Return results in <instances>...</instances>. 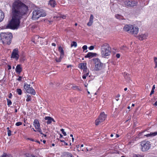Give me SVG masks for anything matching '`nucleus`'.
<instances>
[{
	"label": "nucleus",
	"mask_w": 157,
	"mask_h": 157,
	"mask_svg": "<svg viewBox=\"0 0 157 157\" xmlns=\"http://www.w3.org/2000/svg\"><path fill=\"white\" fill-rule=\"evenodd\" d=\"M18 50L17 48L14 49L12 53L11 58L15 59L17 60L19 58V55H18Z\"/></svg>",
	"instance_id": "nucleus-10"
},
{
	"label": "nucleus",
	"mask_w": 157,
	"mask_h": 157,
	"mask_svg": "<svg viewBox=\"0 0 157 157\" xmlns=\"http://www.w3.org/2000/svg\"><path fill=\"white\" fill-rule=\"evenodd\" d=\"M154 105H155L157 106V101L155 102Z\"/></svg>",
	"instance_id": "nucleus-55"
},
{
	"label": "nucleus",
	"mask_w": 157,
	"mask_h": 157,
	"mask_svg": "<svg viewBox=\"0 0 157 157\" xmlns=\"http://www.w3.org/2000/svg\"><path fill=\"white\" fill-rule=\"evenodd\" d=\"M106 117V115L104 114V112L101 113L98 118L95 121V125H98L100 123L105 121Z\"/></svg>",
	"instance_id": "nucleus-9"
},
{
	"label": "nucleus",
	"mask_w": 157,
	"mask_h": 157,
	"mask_svg": "<svg viewBox=\"0 0 157 157\" xmlns=\"http://www.w3.org/2000/svg\"><path fill=\"white\" fill-rule=\"evenodd\" d=\"M124 30L125 31H128L129 33H132L133 34L136 35L138 33L139 28L137 27L128 25H126L124 26Z\"/></svg>",
	"instance_id": "nucleus-4"
},
{
	"label": "nucleus",
	"mask_w": 157,
	"mask_h": 157,
	"mask_svg": "<svg viewBox=\"0 0 157 157\" xmlns=\"http://www.w3.org/2000/svg\"><path fill=\"white\" fill-rule=\"evenodd\" d=\"M52 46H56V44L54 43H52Z\"/></svg>",
	"instance_id": "nucleus-50"
},
{
	"label": "nucleus",
	"mask_w": 157,
	"mask_h": 157,
	"mask_svg": "<svg viewBox=\"0 0 157 157\" xmlns=\"http://www.w3.org/2000/svg\"><path fill=\"white\" fill-rule=\"evenodd\" d=\"M115 17L117 18L120 20L123 19V17L121 15L119 14H117L115 16Z\"/></svg>",
	"instance_id": "nucleus-25"
},
{
	"label": "nucleus",
	"mask_w": 157,
	"mask_h": 157,
	"mask_svg": "<svg viewBox=\"0 0 157 157\" xmlns=\"http://www.w3.org/2000/svg\"><path fill=\"white\" fill-rule=\"evenodd\" d=\"M33 125L35 127V129L37 130V131L39 132L40 134H42V130L40 128V124L38 120H34Z\"/></svg>",
	"instance_id": "nucleus-11"
},
{
	"label": "nucleus",
	"mask_w": 157,
	"mask_h": 157,
	"mask_svg": "<svg viewBox=\"0 0 157 157\" xmlns=\"http://www.w3.org/2000/svg\"><path fill=\"white\" fill-rule=\"evenodd\" d=\"M87 48V47L86 45H84L82 47V48L83 50V51H84L85 50H86Z\"/></svg>",
	"instance_id": "nucleus-38"
},
{
	"label": "nucleus",
	"mask_w": 157,
	"mask_h": 157,
	"mask_svg": "<svg viewBox=\"0 0 157 157\" xmlns=\"http://www.w3.org/2000/svg\"><path fill=\"white\" fill-rule=\"evenodd\" d=\"M113 134H111L110 135V136H111V137H113Z\"/></svg>",
	"instance_id": "nucleus-64"
},
{
	"label": "nucleus",
	"mask_w": 157,
	"mask_h": 157,
	"mask_svg": "<svg viewBox=\"0 0 157 157\" xmlns=\"http://www.w3.org/2000/svg\"><path fill=\"white\" fill-rule=\"evenodd\" d=\"M94 48V47L93 46H91L89 48V49L90 50H93Z\"/></svg>",
	"instance_id": "nucleus-39"
},
{
	"label": "nucleus",
	"mask_w": 157,
	"mask_h": 157,
	"mask_svg": "<svg viewBox=\"0 0 157 157\" xmlns=\"http://www.w3.org/2000/svg\"><path fill=\"white\" fill-rule=\"evenodd\" d=\"M155 85H154L153 86V87H152V90H154L155 89Z\"/></svg>",
	"instance_id": "nucleus-52"
},
{
	"label": "nucleus",
	"mask_w": 157,
	"mask_h": 157,
	"mask_svg": "<svg viewBox=\"0 0 157 157\" xmlns=\"http://www.w3.org/2000/svg\"><path fill=\"white\" fill-rule=\"evenodd\" d=\"M45 119L47 121L46 123L48 124H50L52 121L55 122L53 118L49 116L45 117Z\"/></svg>",
	"instance_id": "nucleus-13"
},
{
	"label": "nucleus",
	"mask_w": 157,
	"mask_h": 157,
	"mask_svg": "<svg viewBox=\"0 0 157 157\" xmlns=\"http://www.w3.org/2000/svg\"><path fill=\"white\" fill-rule=\"evenodd\" d=\"M82 78L83 79H85L86 78V76L85 75H83L82 76Z\"/></svg>",
	"instance_id": "nucleus-46"
},
{
	"label": "nucleus",
	"mask_w": 157,
	"mask_h": 157,
	"mask_svg": "<svg viewBox=\"0 0 157 157\" xmlns=\"http://www.w3.org/2000/svg\"><path fill=\"white\" fill-rule=\"evenodd\" d=\"M124 77L127 80V81L128 82H130V77L128 74L126 73H124Z\"/></svg>",
	"instance_id": "nucleus-20"
},
{
	"label": "nucleus",
	"mask_w": 157,
	"mask_h": 157,
	"mask_svg": "<svg viewBox=\"0 0 157 157\" xmlns=\"http://www.w3.org/2000/svg\"><path fill=\"white\" fill-rule=\"evenodd\" d=\"M70 136L72 138V137H73V135L72 134H71L70 135Z\"/></svg>",
	"instance_id": "nucleus-62"
},
{
	"label": "nucleus",
	"mask_w": 157,
	"mask_h": 157,
	"mask_svg": "<svg viewBox=\"0 0 157 157\" xmlns=\"http://www.w3.org/2000/svg\"><path fill=\"white\" fill-rule=\"evenodd\" d=\"M61 131L62 132L64 136H66V132L64 131V129H62L61 130Z\"/></svg>",
	"instance_id": "nucleus-35"
},
{
	"label": "nucleus",
	"mask_w": 157,
	"mask_h": 157,
	"mask_svg": "<svg viewBox=\"0 0 157 157\" xmlns=\"http://www.w3.org/2000/svg\"><path fill=\"white\" fill-rule=\"evenodd\" d=\"M0 157H13V156L9 154L4 153Z\"/></svg>",
	"instance_id": "nucleus-24"
},
{
	"label": "nucleus",
	"mask_w": 157,
	"mask_h": 157,
	"mask_svg": "<svg viewBox=\"0 0 157 157\" xmlns=\"http://www.w3.org/2000/svg\"><path fill=\"white\" fill-rule=\"evenodd\" d=\"M154 61L155 64V68L157 67V58L156 57H154Z\"/></svg>",
	"instance_id": "nucleus-27"
},
{
	"label": "nucleus",
	"mask_w": 157,
	"mask_h": 157,
	"mask_svg": "<svg viewBox=\"0 0 157 157\" xmlns=\"http://www.w3.org/2000/svg\"><path fill=\"white\" fill-rule=\"evenodd\" d=\"M27 98L26 99L27 101H29L31 100V96L29 95H27Z\"/></svg>",
	"instance_id": "nucleus-29"
},
{
	"label": "nucleus",
	"mask_w": 157,
	"mask_h": 157,
	"mask_svg": "<svg viewBox=\"0 0 157 157\" xmlns=\"http://www.w3.org/2000/svg\"><path fill=\"white\" fill-rule=\"evenodd\" d=\"M22 77L21 76H19V78L17 79V80L19 81H21L22 79Z\"/></svg>",
	"instance_id": "nucleus-40"
},
{
	"label": "nucleus",
	"mask_w": 157,
	"mask_h": 157,
	"mask_svg": "<svg viewBox=\"0 0 157 157\" xmlns=\"http://www.w3.org/2000/svg\"><path fill=\"white\" fill-rule=\"evenodd\" d=\"M48 5L52 7H54L56 5V2L55 0H50L49 2Z\"/></svg>",
	"instance_id": "nucleus-18"
},
{
	"label": "nucleus",
	"mask_w": 157,
	"mask_h": 157,
	"mask_svg": "<svg viewBox=\"0 0 157 157\" xmlns=\"http://www.w3.org/2000/svg\"><path fill=\"white\" fill-rule=\"evenodd\" d=\"M43 142L44 144H45L46 141V140H43Z\"/></svg>",
	"instance_id": "nucleus-57"
},
{
	"label": "nucleus",
	"mask_w": 157,
	"mask_h": 157,
	"mask_svg": "<svg viewBox=\"0 0 157 157\" xmlns=\"http://www.w3.org/2000/svg\"><path fill=\"white\" fill-rule=\"evenodd\" d=\"M132 157H143V156L142 155L139 154H134L133 155Z\"/></svg>",
	"instance_id": "nucleus-32"
},
{
	"label": "nucleus",
	"mask_w": 157,
	"mask_h": 157,
	"mask_svg": "<svg viewBox=\"0 0 157 157\" xmlns=\"http://www.w3.org/2000/svg\"><path fill=\"white\" fill-rule=\"evenodd\" d=\"M147 36V34H142L139 36V39L141 40H142L146 39Z\"/></svg>",
	"instance_id": "nucleus-19"
},
{
	"label": "nucleus",
	"mask_w": 157,
	"mask_h": 157,
	"mask_svg": "<svg viewBox=\"0 0 157 157\" xmlns=\"http://www.w3.org/2000/svg\"><path fill=\"white\" fill-rule=\"evenodd\" d=\"M62 157H68V155H66V156L64 155V156H62Z\"/></svg>",
	"instance_id": "nucleus-60"
},
{
	"label": "nucleus",
	"mask_w": 157,
	"mask_h": 157,
	"mask_svg": "<svg viewBox=\"0 0 157 157\" xmlns=\"http://www.w3.org/2000/svg\"><path fill=\"white\" fill-rule=\"evenodd\" d=\"M140 145L142 147V151H145L149 149L151 144L149 141H143L141 142Z\"/></svg>",
	"instance_id": "nucleus-7"
},
{
	"label": "nucleus",
	"mask_w": 157,
	"mask_h": 157,
	"mask_svg": "<svg viewBox=\"0 0 157 157\" xmlns=\"http://www.w3.org/2000/svg\"><path fill=\"white\" fill-rule=\"evenodd\" d=\"M7 102V105L10 106V105H11L12 104V102L11 101L8 99H6Z\"/></svg>",
	"instance_id": "nucleus-31"
},
{
	"label": "nucleus",
	"mask_w": 157,
	"mask_h": 157,
	"mask_svg": "<svg viewBox=\"0 0 157 157\" xmlns=\"http://www.w3.org/2000/svg\"><path fill=\"white\" fill-rule=\"evenodd\" d=\"M69 157H74L72 156V155H71V154H69Z\"/></svg>",
	"instance_id": "nucleus-56"
},
{
	"label": "nucleus",
	"mask_w": 157,
	"mask_h": 157,
	"mask_svg": "<svg viewBox=\"0 0 157 157\" xmlns=\"http://www.w3.org/2000/svg\"><path fill=\"white\" fill-rule=\"evenodd\" d=\"M56 17V18H58L59 17L62 18L63 19H64L66 18V16L64 15H59V16L58 15V16H55L54 17Z\"/></svg>",
	"instance_id": "nucleus-26"
},
{
	"label": "nucleus",
	"mask_w": 157,
	"mask_h": 157,
	"mask_svg": "<svg viewBox=\"0 0 157 157\" xmlns=\"http://www.w3.org/2000/svg\"><path fill=\"white\" fill-rule=\"evenodd\" d=\"M93 22L90 21H89V22L87 24V25L88 26H90L92 25Z\"/></svg>",
	"instance_id": "nucleus-36"
},
{
	"label": "nucleus",
	"mask_w": 157,
	"mask_h": 157,
	"mask_svg": "<svg viewBox=\"0 0 157 157\" xmlns=\"http://www.w3.org/2000/svg\"><path fill=\"white\" fill-rule=\"evenodd\" d=\"M146 87H147V89H148L150 87V86L149 85H146Z\"/></svg>",
	"instance_id": "nucleus-45"
},
{
	"label": "nucleus",
	"mask_w": 157,
	"mask_h": 157,
	"mask_svg": "<svg viewBox=\"0 0 157 157\" xmlns=\"http://www.w3.org/2000/svg\"><path fill=\"white\" fill-rule=\"evenodd\" d=\"M22 124V123L20 122H17L16 123V125L17 126H19Z\"/></svg>",
	"instance_id": "nucleus-37"
},
{
	"label": "nucleus",
	"mask_w": 157,
	"mask_h": 157,
	"mask_svg": "<svg viewBox=\"0 0 157 157\" xmlns=\"http://www.w3.org/2000/svg\"><path fill=\"white\" fill-rule=\"evenodd\" d=\"M7 134H8V135L9 136H10L11 134V131L9 129V127H7Z\"/></svg>",
	"instance_id": "nucleus-30"
},
{
	"label": "nucleus",
	"mask_w": 157,
	"mask_h": 157,
	"mask_svg": "<svg viewBox=\"0 0 157 157\" xmlns=\"http://www.w3.org/2000/svg\"><path fill=\"white\" fill-rule=\"evenodd\" d=\"M71 47H76L77 46V43L75 41H72L71 42Z\"/></svg>",
	"instance_id": "nucleus-23"
},
{
	"label": "nucleus",
	"mask_w": 157,
	"mask_h": 157,
	"mask_svg": "<svg viewBox=\"0 0 157 157\" xmlns=\"http://www.w3.org/2000/svg\"><path fill=\"white\" fill-rule=\"evenodd\" d=\"M96 55L95 53L89 52L87 55L85 56V58H92L95 56Z\"/></svg>",
	"instance_id": "nucleus-16"
},
{
	"label": "nucleus",
	"mask_w": 157,
	"mask_h": 157,
	"mask_svg": "<svg viewBox=\"0 0 157 157\" xmlns=\"http://www.w3.org/2000/svg\"><path fill=\"white\" fill-rule=\"evenodd\" d=\"M101 53L102 56L105 57L110 55V48L108 44L105 43L103 44L101 46Z\"/></svg>",
	"instance_id": "nucleus-3"
},
{
	"label": "nucleus",
	"mask_w": 157,
	"mask_h": 157,
	"mask_svg": "<svg viewBox=\"0 0 157 157\" xmlns=\"http://www.w3.org/2000/svg\"><path fill=\"white\" fill-rule=\"evenodd\" d=\"M119 136L118 134H116V138L118 137H119Z\"/></svg>",
	"instance_id": "nucleus-54"
},
{
	"label": "nucleus",
	"mask_w": 157,
	"mask_h": 157,
	"mask_svg": "<svg viewBox=\"0 0 157 157\" xmlns=\"http://www.w3.org/2000/svg\"><path fill=\"white\" fill-rule=\"evenodd\" d=\"M71 140H72V142H73L74 141V138L73 137H72V138H71Z\"/></svg>",
	"instance_id": "nucleus-53"
},
{
	"label": "nucleus",
	"mask_w": 157,
	"mask_h": 157,
	"mask_svg": "<svg viewBox=\"0 0 157 157\" xmlns=\"http://www.w3.org/2000/svg\"><path fill=\"white\" fill-rule=\"evenodd\" d=\"M116 56L117 58H119L120 56V55L119 53L117 54L116 55Z\"/></svg>",
	"instance_id": "nucleus-42"
},
{
	"label": "nucleus",
	"mask_w": 157,
	"mask_h": 157,
	"mask_svg": "<svg viewBox=\"0 0 157 157\" xmlns=\"http://www.w3.org/2000/svg\"><path fill=\"white\" fill-rule=\"evenodd\" d=\"M58 50L60 53V58H63L64 55V51L63 48L61 46L59 47Z\"/></svg>",
	"instance_id": "nucleus-14"
},
{
	"label": "nucleus",
	"mask_w": 157,
	"mask_h": 157,
	"mask_svg": "<svg viewBox=\"0 0 157 157\" xmlns=\"http://www.w3.org/2000/svg\"><path fill=\"white\" fill-rule=\"evenodd\" d=\"M12 94L11 93H10V96H9V98H12Z\"/></svg>",
	"instance_id": "nucleus-51"
},
{
	"label": "nucleus",
	"mask_w": 157,
	"mask_h": 157,
	"mask_svg": "<svg viewBox=\"0 0 157 157\" xmlns=\"http://www.w3.org/2000/svg\"><path fill=\"white\" fill-rule=\"evenodd\" d=\"M41 134L42 135V137H43V136H44L45 137H46L47 136V135L46 134H43V133H42V134Z\"/></svg>",
	"instance_id": "nucleus-47"
},
{
	"label": "nucleus",
	"mask_w": 157,
	"mask_h": 157,
	"mask_svg": "<svg viewBox=\"0 0 157 157\" xmlns=\"http://www.w3.org/2000/svg\"><path fill=\"white\" fill-rule=\"evenodd\" d=\"M62 58H61L60 57L59 58H56V60L57 62H59L61 61V59Z\"/></svg>",
	"instance_id": "nucleus-33"
},
{
	"label": "nucleus",
	"mask_w": 157,
	"mask_h": 157,
	"mask_svg": "<svg viewBox=\"0 0 157 157\" xmlns=\"http://www.w3.org/2000/svg\"><path fill=\"white\" fill-rule=\"evenodd\" d=\"M32 129H33L34 131L36 132V131L33 128H32Z\"/></svg>",
	"instance_id": "nucleus-59"
},
{
	"label": "nucleus",
	"mask_w": 157,
	"mask_h": 157,
	"mask_svg": "<svg viewBox=\"0 0 157 157\" xmlns=\"http://www.w3.org/2000/svg\"><path fill=\"white\" fill-rule=\"evenodd\" d=\"M76 88V89H77L78 90H80V88L79 87H75Z\"/></svg>",
	"instance_id": "nucleus-44"
},
{
	"label": "nucleus",
	"mask_w": 157,
	"mask_h": 157,
	"mask_svg": "<svg viewBox=\"0 0 157 157\" xmlns=\"http://www.w3.org/2000/svg\"><path fill=\"white\" fill-rule=\"evenodd\" d=\"M124 3L125 6L128 7H133L136 6L137 4L136 1L132 0L126 1Z\"/></svg>",
	"instance_id": "nucleus-12"
},
{
	"label": "nucleus",
	"mask_w": 157,
	"mask_h": 157,
	"mask_svg": "<svg viewBox=\"0 0 157 157\" xmlns=\"http://www.w3.org/2000/svg\"><path fill=\"white\" fill-rule=\"evenodd\" d=\"M39 38V36H36L34 37L35 40H36L38 39Z\"/></svg>",
	"instance_id": "nucleus-41"
},
{
	"label": "nucleus",
	"mask_w": 157,
	"mask_h": 157,
	"mask_svg": "<svg viewBox=\"0 0 157 157\" xmlns=\"http://www.w3.org/2000/svg\"><path fill=\"white\" fill-rule=\"evenodd\" d=\"M46 13L43 11L40 10H34L33 12L32 19L33 20H36L40 17H44Z\"/></svg>",
	"instance_id": "nucleus-5"
},
{
	"label": "nucleus",
	"mask_w": 157,
	"mask_h": 157,
	"mask_svg": "<svg viewBox=\"0 0 157 157\" xmlns=\"http://www.w3.org/2000/svg\"><path fill=\"white\" fill-rule=\"evenodd\" d=\"M30 86V85L28 84L25 83L24 84V88L28 93L35 95L36 94V92L35 90Z\"/></svg>",
	"instance_id": "nucleus-8"
},
{
	"label": "nucleus",
	"mask_w": 157,
	"mask_h": 157,
	"mask_svg": "<svg viewBox=\"0 0 157 157\" xmlns=\"http://www.w3.org/2000/svg\"><path fill=\"white\" fill-rule=\"evenodd\" d=\"M127 90V88H125L124 89V91H126Z\"/></svg>",
	"instance_id": "nucleus-61"
},
{
	"label": "nucleus",
	"mask_w": 157,
	"mask_h": 157,
	"mask_svg": "<svg viewBox=\"0 0 157 157\" xmlns=\"http://www.w3.org/2000/svg\"><path fill=\"white\" fill-rule=\"evenodd\" d=\"M94 17L91 14L90 18V21H92L93 22V20Z\"/></svg>",
	"instance_id": "nucleus-34"
},
{
	"label": "nucleus",
	"mask_w": 157,
	"mask_h": 157,
	"mask_svg": "<svg viewBox=\"0 0 157 157\" xmlns=\"http://www.w3.org/2000/svg\"><path fill=\"white\" fill-rule=\"evenodd\" d=\"M16 71L18 73H20L22 71V67L20 64L17 65L15 69Z\"/></svg>",
	"instance_id": "nucleus-15"
},
{
	"label": "nucleus",
	"mask_w": 157,
	"mask_h": 157,
	"mask_svg": "<svg viewBox=\"0 0 157 157\" xmlns=\"http://www.w3.org/2000/svg\"><path fill=\"white\" fill-rule=\"evenodd\" d=\"M154 90H152L151 92L150 93V95H151L152 94H153L154 93Z\"/></svg>",
	"instance_id": "nucleus-43"
},
{
	"label": "nucleus",
	"mask_w": 157,
	"mask_h": 157,
	"mask_svg": "<svg viewBox=\"0 0 157 157\" xmlns=\"http://www.w3.org/2000/svg\"><path fill=\"white\" fill-rule=\"evenodd\" d=\"M8 67L9 70H10L11 69V66L10 65H8Z\"/></svg>",
	"instance_id": "nucleus-48"
},
{
	"label": "nucleus",
	"mask_w": 157,
	"mask_h": 157,
	"mask_svg": "<svg viewBox=\"0 0 157 157\" xmlns=\"http://www.w3.org/2000/svg\"><path fill=\"white\" fill-rule=\"evenodd\" d=\"M120 95L119 94H118L117 96L116 97L117 98H118V97H120Z\"/></svg>",
	"instance_id": "nucleus-58"
},
{
	"label": "nucleus",
	"mask_w": 157,
	"mask_h": 157,
	"mask_svg": "<svg viewBox=\"0 0 157 157\" xmlns=\"http://www.w3.org/2000/svg\"><path fill=\"white\" fill-rule=\"evenodd\" d=\"M29 11L28 6L19 0H15L12 4L11 13L12 19L7 24V28L15 29L18 28L20 20L26 15Z\"/></svg>",
	"instance_id": "nucleus-1"
},
{
	"label": "nucleus",
	"mask_w": 157,
	"mask_h": 157,
	"mask_svg": "<svg viewBox=\"0 0 157 157\" xmlns=\"http://www.w3.org/2000/svg\"><path fill=\"white\" fill-rule=\"evenodd\" d=\"M86 64V63H80L79 67L80 68L85 69L87 68Z\"/></svg>",
	"instance_id": "nucleus-21"
},
{
	"label": "nucleus",
	"mask_w": 157,
	"mask_h": 157,
	"mask_svg": "<svg viewBox=\"0 0 157 157\" xmlns=\"http://www.w3.org/2000/svg\"><path fill=\"white\" fill-rule=\"evenodd\" d=\"M29 157H37L36 156H35L34 155H30V156H29Z\"/></svg>",
	"instance_id": "nucleus-49"
},
{
	"label": "nucleus",
	"mask_w": 157,
	"mask_h": 157,
	"mask_svg": "<svg viewBox=\"0 0 157 157\" xmlns=\"http://www.w3.org/2000/svg\"><path fill=\"white\" fill-rule=\"evenodd\" d=\"M95 63V67L94 70L96 71H100L103 68V64L101 63L100 60L96 58L93 59Z\"/></svg>",
	"instance_id": "nucleus-6"
},
{
	"label": "nucleus",
	"mask_w": 157,
	"mask_h": 157,
	"mask_svg": "<svg viewBox=\"0 0 157 157\" xmlns=\"http://www.w3.org/2000/svg\"><path fill=\"white\" fill-rule=\"evenodd\" d=\"M5 17L4 13L0 10V22L2 21Z\"/></svg>",
	"instance_id": "nucleus-17"
},
{
	"label": "nucleus",
	"mask_w": 157,
	"mask_h": 157,
	"mask_svg": "<svg viewBox=\"0 0 157 157\" xmlns=\"http://www.w3.org/2000/svg\"><path fill=\"white\" fill-rule=\"evenodd\" d=\"M64 144L66 145H67L68 144L67 143H66V142H64Z\"/></svg>",
	"instance_id": "nucleus-63"
},
{
	"label": "nucleus",
	"mask_w": 157,
	"mask_h": 157,
	"mask_svg": "<svg viewBox=\"0 0 157 157\" xmlns=\"http://www.w3.org/2000/svg\"><path fill=\"white\" fill-rule=\"evenodd\" d=\"M157 135V132H154L151 133L150 134H148L146 135H145L144 136H146L147 137L153 136H155Z\"/></svg>",
	"instance_id": "nucleus-22"
},
{
	"label": "nucleus",
	"mask_w": 157,
	"mask_h": 157,
	"mask_svg": "<svg viewBox=\"0 0 157 157\" xmlns=\"http://www.w3.org/2000/svg\"><path fill=\"white\" fill-rule=\"evenodd\" d=\"M16 92L19 95H21L22 94L21 90L20 89H17L16 90Z\"/></svg>",
	"instance_id": "nucleus-28"
},
{
	"label": "nucleus",
	"mask_w": 157,
	"mask_h": 157,
	"mask_svg": "<svg viewBox=\"0 0 157 157\" xmlns=\"http://www.w3.org/2000/svg\"><path fill=\"white\" fill-rule=\"evenodd\" d=\"M1 40L4 45H9L11 43L13 36L11 33H1L0 35Z\"/></svg>",
	"instance_id": "nucleus-2"
}]
</instances>
